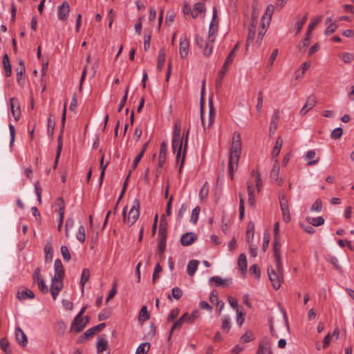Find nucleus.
Here are the masks:
<instances>
[{
    "label": "nucleus",
    "instance_id": "obj_1",
    "mask_svg": "<svg viewBox=\"0 0 354 354\" xmlns=\"http://www.w3.org/2000/svg\"><path fill=\"white\" fill-rule=\"evenodd\" d=\"M241 151V139L239 132L235 131L233 134L232 142L230 150L228 161V173L232 180L234 174L237 170L239 161Z\"/></svg>",
    "mask_w": 354,
    "mask_h": 354
},
{
    "label": "nucleus",
    "instance_id": "obj_2",
    "mask_svg": "<svg viewBox=\"0 0 354 354\" xmlns=\"http://www.w3.org/2000/svg\"><path fill=\"white\" fill-rule=\"evenodd\" d=\"M274 258L276 263V270L271 266L268 268V274L273 288L278 290L283 281V270L280 253H274Z\"/></svg>",
    "mask_w": 354,
    "mask_h": 354
},
{
    "label": "nucleus",
    "instance_id": "obj_3",
    "mask_svg": "<svg viewBox=\"0 0 354 354\" xmlns=\"http://www.w3.org/2000/svg\"><path fill=\"white\" fill-rule=\"evenodd\" d=\"M123 222L129 226L133 225L140 216V202L135 199L128 215H127V207L123 209Z\"/></svg>",
    "mask_w": 354,
    "mask_h": 354
},
{
    "label": "nucleus",
    "instance_id": "obj_4",
    "mask_svg": "<svg viewBox=\"0 0 354 354\" xmlns=\"http://www.w3.org/2000/svg\"><path fill=\"white\" fill-rule=\"evenodd\" d=\"M172 148L174 153H176V162L179 163L183 149V139H180V125L176 122L174 125L172 136Z\"/></svg>",
    "mask_w": 354,
    "mask_h": 354
},
{
    "label": "nucleus",
    "instance_id": "obj_5",
    "mask_svg": "<svg viewBox=\"0 0 354 354\" xmlns=\"http://www.w3.org/2000/svg\"><path fill=\"white\" fill-rule=\"evenodd\" d=\"M195 41L197 46L203 50L205 56H209L212 53L214 42L210 41L209 38L205 39L199 35H196Z\"/></svg>",
    "mask_w": 354,
    "mask_h": 354
},
{
    "label": "nucleus",
    "instance_id": "obj_6",
    "mask_svg": "<svg viewBox=\"0 0 354 354\" xmlns=\"http://www.w3.org/2000/svg\"><path fill=\"white\" fill-rule=\"evenodd\" d=\"M66 105H67V104H66V102H65L64 104V108H63V111H62L61 133L58 137V146H57V154H56V157H55V162H54V165H53L54 169H56V167L57 166L58 160L60 156L62 149V132H63V130L64 128V124H65L66 118Z\"/></svg>",
    "mask_w": 354,
    "mask_h": 354
},
{
    "label": "nucleus",
    "instance_id": "obj_7",
    "mask_svg": "<svg viewBox=\"0 0 354 354\" xmlns=\"http://www.w3.org/2000/svg\"><path fill=\"white\" fill-rule=\"evenodd\" d=\"M63 278L53 277L50 284V293L53 300H56L59 292L64 287Z\"/></svg>",
    "mask_w": 354,
    "mask_h": 354
},
{
    "label": "nucleus",
    "instance_id": "obj_8",
    "mask_svg": "<svg viewBox=\"0 0 354 354\" xmlns=\"http://www.w3.org/2000/svg\"><path fill=\"white\" fill-rule=\"evenodd\" d=\"M89 321V317L86 316L84 318L75 317L74 320L71 324L70 331L71 333H80L86 326Z\"/></svg>",
    "mask_w": 354,
    "mask_h": 354
},
{
    "label": "nucleus",
    "instance_id": "obj_9",
    "mask_svg": "<svg viewBox=\"0 0 354 354\" xmlns=\"http://www.w3.org/2000/svg\"><path fill=\"white\" fill-rule=\"evenodd\" d=\"M106 326L105 323H101L95 326H93L89 329H88L83 335L82 337H80L77 342V343H83L85 340L91 337L95 333L100 331Z\"/></svg>",
    "mask_w": 354,
    "mask_h": 354
},
{
    "label": "nucleus",
    "instance_id": "obj_10",
    "mask_svg": "<svg viewBox=\"0 0 354 354\" xmlns=\"http://www.w3.org/2000/svg\"><path fill=\"white\" fill-rule=\"evenodd\" d=\"M189 41L187 36L184 35L180 38L179 52L182 59H185L189 53Z\"/></svg>",
    "mask_w": 354,
    "mask_h": 354
},
{
    "label": "nucleus",
    "instance_id": "obj_11",
    "mask_svg": "<svg viewBox=\"0 0 354 354\" xmlns=\"http://www.w3.org/2000/svg\"><path fill=\"white\" fill-rule=\"evenodd\" d=\"M189 129H187L186 132L183 133V135L182 137H180V139H183V153L182 157L180 156V167H179V172H181V169L183 167V164L185 159V155H186V151L187 147V142H188V138H189Z\"/></svg>",
    "mask_w": 354,
    "mask_h": 354
},
{
    "label": "nucleus",
    "instance_id": "obj_12",
    "mask_svg": "<svg viewBox=\"0 0 354 354\" xmlns=\"http://www.w3.org/2000/svg\"><path fill=\"white\" fill-rule=\"evenodd\" d=\"M257 17L254 16V13H252V21L250 24L249 32L248 34L246 47L248 48L250 44L253 41L254 39L256 30H255V24H256Z\"/></svg>",
    "mask_w": 354,
    "mask_h": 354
},
{
    "label": "nucleus",
    "instance_id": "obj_13",
    "mask_svg": "<svg viewBox=\"0 0 354 354\" xmlns=\"http://www.w3.org/2000/svg\"><path fill=\"white\" fill-rule=\"evenodd\" d=\"M10 104L11 107V111L15 120H18L21 115L20 104L18 100L15 97H11L10 99Z\"/></svg>",
    "mask_w": 354,
    "mask_h": 354
},
{
    "label": "nucleus",
    "instance_id": "obj_14",
    "mask_svg": "<svg viewBox=\"0 0 354 354\" xmlns=\"http://www.w3.org/2000/svg\"><path fill=\"white\" fill-rule=\"evenodd\" d=\"M70 6L68 1H64L61 6L58 7V18L61 21H65L70 12Z\"/></svg>",
    "mask_w": 354,
    "mask_h": 354
},
{
    "label": "nucleus",
    "instance_id": "obj_15",
    "mask_svg": "<svg viewBox=\"0 0 354 354\" xmlns=\"http://www.w3.org/2000/svg\"><path fill=\"white\" fill-rule=\"evenodd\" d=\"M279 224L278 222L274 225V242H273V251L274 253H280L281 244L279 236Z\"/></svg>",
    "mask_w": 354,
    "mask_h": 354
},
{
    "label": "nucleus",
    "instance_id": "obj_16",
    "mask_svg": "<svg viewBox=\"0 0 354 354\" xmlns=\"http://www.w3.org/2000/svg\"><path fill=\"white\" fill-rule=\"evenodd\" d=\"M15 335L17 342L21 346L25 347L28 344V339L26 334L20 327H16Z\"/></svg>",
    "mask_w": 354,
    "mask_h": 354
},
{
    "label": "nucleus",
    "instance_id": "obj_17",
    "mask_svg": "<svg viewBox=\"0 0 354 354\" xmlns=\"http://www.w3.org/2000/svg\"><path fill=\"white\" fill-rule=\"evenodd\" d=\"M316 104V97L314 95L309 96L306 100V102L300 111L301 115H306L312 108L315 106Z\"/></svg>",
    "mask_w": 354,
    "mask_h": 354
},
{
    "label": "nucleus",
    "instance_id": "obj_18",
    "mask_svg": "<svg viewBox=\"0 0 354 354\" xmlns=\"http://www.w3.org/2000/svg\"><path fill=\"white\" fill-rule=\"evenodd\" d=\"M279 163L278 160H276L270 172V177L272 179H274L276 182H277L279 185H281L283 181L281 178H279Z\"/></svg>",
    "mask_w": 354,
    "mask_h": 354
},
{
    "label": "nucleus",
    "instance_id": "obj_19",
    "mask_svg": "<svg viewBox=\"0 0 354 354\" xmlns=\"http://www.w3.org/2000/svg\"><path fill=\"white\" fill-rule=\"evenodd\" d=\"M97 354H109L108 342L103 337H98L97 342Z\"/></svg>",
    "mask_w": 354,
    "mask_h": 354
},
{
    "label": "nucleus",
    "instance_id": "obj_20",
    "mask_svg": "<svg viewBox=\"0 0 354 354\" xmlns=\"http://www.w3.org/2000/svg\"><path fill=\"white\" fill-rule=\"evenodd\" d=\"M196 234L193 232H187L182 236L180 239V243L183 246H188L192 245L196 241Z\"/></svg>",
    "mask_w": 354,
    "mask_h": 354
},
{
    "label": "nucleus",
    "instance_id": "obj_21",
    "mask_svg": "<svg viewBox=\"0 0 354 354\" xmlns=\"http://www.w3.org/2000/svg\"><path fill=\"white\" fill-rule=\"evenodd\" d=\"M164 215L162 216L158 231L159 242L166 243L167 241V227L166 223L163 220Z\"/></svg>",
    "mask_w": 354,
    "mask_h": 354
},
{
    "label": "nucleus",
    "instance_id": "obj_22",
    "mask_svg": "<svg viewBox=\"0 0 354 354\" xmlns=\"http://www.w3.org/2000/svg\"><path fill=\"white\" fill-rule=\"evenodd\" d=\"M55 275L53 277L64 278V269L60 259H57L54 263Z\"/></svg>",
    "mask_w": 354,
    "mask_h": 354
},
{
    "label": "nucleus",
    "instance_id": "obj_23",
    "mask_svg": "<svg viewBox=\"0 0 354 354\" xmlns=\"http://www.w3.org/2000/svg\"><path fill=\"white\" fill-rule=\"evenodd\" d=\"M166 156H167V143L166 142H162L160 145V149L159 153L158 158V167L160 168L162 167L165 161H166Z\"/></svg>",
    "mask_w": 354,
    "mask_h": 354
},
{
    "label": "nucleus",
    "instance_id": "obj_24",
    "mask_svg": "<svg viewBox=\"0 0 354 354\" xmlns=\"http://www.w3.org/2000/svg\"><path fill=\"white\" fill-rule=\"evenodd\" d=\"M257 354H272L270 343L267 340L262 341L259 344Z\"/></svg>",
    "mask_w": 354,
    "mask_h": 354
},
{
    "label": "nucleus",
    "instance_id": "obj_25",
    "mask_svg": "<svg viewBox=\"0 0 354 354\" xmlns=\"http://www.w3.org/2000/svg\"><path fill=\"white\" fill-rule=\"evenodd\" d=\"M26 68L24 64L22 61L19 62V66L17 68V81L19 84L24 85V80L23 79L22 76L23 74L25 73Z\"/></svg>",
    "mask_w": 354,
    "mask_h": 354
},
{
    "label": "nucleus",
    "instance_id": "obj_26",
    "mask_svg": "<svg viewBox=\"0 0 354 354\" xmlns=\"http://www.w3.org/2000/svg\"><path fill=\"white\" fill-rule=\"evenodd\" d=\"M247 185H248L247 189H248V203L250 206L254 207L255 198H254L253 183L251 181H248Z\"/></svg>",
    "mask_w": 354,
    "mask_h": 354
},
{
    "label": "nucleus",
    "instance_id": "obj_27",
    "mask_svg": "<svg viewBox=\"0 0 354 354\" xmlns=\"http://www.w3.org/2000/svg\"><path fill=\"white\" fill-rule=\"evenodd\" d=\"M205 84V81L203 80L202 82V88H201V100H200L201 117L202 124H203L204 129H205V123L204 122V120H203V111H204V104H205V99H204Z\"/></svg>",
    "mask_w": 354,
    "mask_h": 354
},
{
    "label": "nucleus",
    "instance_id": "obj_28",
    "mask_svg": "<svg viewBox=\"0 0 354 354\" xmlns=\"http://www.w3.org/2000/svg\"><path fill=\"white\" fill-rule=\"evenodd\" d=\"M205 11V4L202 2L196 3L194 6V10L192 12V17L196 18L199 14L203 13Z\"/></svg>",
    "mask_w": 354,
    "mask_h": 354
},
{
    "label": "nucleus",
    "instance_id": "obj_29",
    "mask_svg": "<svg viewBox=\"0 0 354 354\" xmlns=\"http://www.w3.org/2000/svg\"><path fill=\"white\" fill-rule=\"evenodd\" d=\"M238 266L243 274L247 272V260L245 254L242 253L239 255L238 259Z\"/></svg>",
    "mask_w": 354,
    "mask_h": 354
},
{
    "label": "nucleus",
    "instance_id": "obj_30",
    "mask_svg": "<svg viewBox=\"0 0 354 354\" xmlns=\"http://www.w3.org/2000/svg\"><path fill=\"white\" fill-rule=\"evenodd\" d=\"M218 24H214V22H211L209 24V32H208V38L210 41L214 42L215 40V36L218 31Z\"/></svg>",
    "mask_w": 354,
    "mask_h": 354
},
{
    "label": "nucleus",
    "instance_id": "obj_31",
    "mask_svg": "<svg viewBox=\"0 0 354 354\" xmlns=\"http://www.w3.org/2000/svg\"><path fill=\"white\" fill-rule=\"evenodd\" d=\"M315 157H316V153L314 150H310L306 153V159L310 160L307 163V165L308 166H312V165H316L319 162V158H317L316 159H314Z\"/></svg>",
    "mask_w": 354,
    "mask_h": 354
},
{
    "label": "nucleus",
    "instance_id": "obj_32",
    "mask_svg": "<svg viewBox=\"0 0 354 354\" xmlns=\"http://www.w3.org/2000/svg\"><path fill=\"white\" fill-rule=\"evenodd\" d=\"M17 298L19 300H25L28 298L29 299H34L35 298V294L32 291L26 289L24 290H21L20 292H18L17 293Z\"/></svg>",
    "mask_w": 354,
    "mask_h": 354
},
{
    "label": "nucleus",
    "instance_id": "obj_33",
    "mask_svg": "<svg viewBox=\"0 0 354 354\" xmlns=\"http://www.w3.org/2000/svg\"><path fill=\"white\" fill-rule=\"evenodd\" d=\"M279 119V114L278 111H274L272 115L270 126V133H274L277 129V122Z\"/></svg>",
    "mask_w": 354,
    "mask_h": 354
},
{
    "label": "nucleus",
    "instance_id": "obj_34",
    "mask_svg": "<svg viewBox=\"0 0 354 354\" xmlns=\"http://www.w3.org/2000/svg\"><path fill=\"white\" fill-rule=\"evenodd\" d=\"M198 265L197 260H191L187 264V274L189 276L192 277L194 275Z\"/></svg>",
    "mask_w": 354,
    "mask_h": 354
},
{
    "label": "nucleus",
    "instance_id": "obj_35",
    "mask_svg": "<svg viewBox=\"0 0 354 354\" xmlns=\"http://www.w3.org/2000/svg\"><path fill=\"white\" fill-rule=\"evenodd\" d=\"M3 64L6 72V75L10 77L12 74L11 65L10 63L9 57L7 54H5L3 57Z\"/></svg>",
    "mask_w": 354,
    "mask_h": 354
},
{
    "label": "nucleus",
    "instance_id": "obj_36",
    "mask_svg": "<svg viewBox=\"0 0 354 354\" xmlns=\"http://www.w3.org/2000/svg\"><path fill=\"white\" fill-rule=\"evenodd\" d=\"M283 145V139L281 136H279L276 140L275 145L272 149V157H277L280 153L281 148Z\"/></svg>",
    "mask_w": 354,
    "mask_h": 354
},
{
    "label": "nucleus",
    "instance_id": "obj_37",
    "mask_svg": "<svg viewBox=\"0 0 354 354\" xmlns=\"http://www.w3.org/2000/svg\"><path fill=\"white\" fill-rule=\"evenodd\" d=\"M239 47V43L238 42L234 46V48L230 51V53L228 54L227 57H226V59L225 60L224 64H227L229 66L232 64L234 57L235 56V53H236V50H238Z\"/></svg>",
    "mask_w": 354,
    "mask_h": 354
},
{
    "label": "nucleus",
    "instance_id": "obj_38",
    "mask_svg": "<svg viewBox=\"0 0 354 354\" xmlns=\"http://www.w3.org/2000/svg\"><path fill=\"white\" fill-rule=\"evenodd\" d=\"M186 316L187 315H183L180 319H178L172 326L171 328V330H170V333H169V339H170V337L172 334V333L174 332V330H175L176 329H179L182 324L184 323V322H186L185 321V319H186Z\"/></svg>",
    "mask_w": 354,
    "mask_h": 354
},
{
    "label": "nucleus",
    "instance_id": "obj_39",
    "mask_svg": "<svg viewBox=\"0 0 354 354\" xmlns=\"http://www.w3.org/2000/svg\"><path fill=\"white\" fill-rule=\"evenodd\" d=\"M45 261L46 262L51 261L53 259V246L51 243H48L44 247Z\"/></svg>",
    "mask_w": 354,
    "mask_h": 354
},
{
    "label": "nucleus",
    "instance_id": "obj_40",
    "mask_svg": "<svg viewBox=\"0 0 354 354\" xmlns=\"http://www.w3.org/2000/svg\"><path fill=\"white\" fill-rule=\"evenodd\" d=\"M55 205L59 208V214L61 217V221L64 220V202L62 198H58L56 199Z\"/></svg>",
    "mask_w": 354,
    "mask_h": 354
},
{
    "label": "nucleus",
    "instance_id": "obj_41",
    "mask_svg": "<svg viewBox=\"0 0 354 354\" xmlns=\"http://www.w3.org/2000/svg\"><path fill=\"white\" fill-rule=\"evenodd\" d=\"M0 346L6 354H12V350L9 347V342L7 338L3 337L1 339Z\"/></svg>",
    "mask_w": 354,
    "mask_h": 354
},
{
    "label": "nucleus",
    "instance_id": "obj_42",
    "mask_svg": "<svg viewBox=\"0 0 354 354\" xmlns=\"http://www.w3.org/2000/svg\"><path fill=\"white\" fill-rule=\"evenodd\" d=\"M184 315H187L185 321L187 323L192 324L194 320L200 316V312L198 310H194L191 314L185 313Z\"/></svg>",
    "mask_w": 354,
    "mask_h": 354
},
{
    "label": "nucleus",
    "instance_id": "obj_43",
    "mask_svg": "<svg viewBox=\"0 0 354 354\" xmlns=\"http://www.w3.org/2000/svg\"><path fill=\"white\" fill-rule=\"evenodd\" d=\"M274 6L273 5L270 4L268 6L266 12L262 17L263 20H266V19L268 20V24H270V21L271 20V17L274 12Z\"/></svg>",
    "mask_w": 354,
    "mask_h": 354
},
{
    "label": "nucleus",
    "instance_id": "obj_44",
    "mask_svg": "<svg viewBox=\"0 0 354 354\" xmlns=\"http://www.w3.org/2000/svg\"><path fill=\"white\" fill-rule=\"evenodd\" d=\"M254 236V224L252 222H249L247 226V232H246V236H247V241L250 243V239H253Z\"/></svg>",
    "mask_w": 354,
    "mask_h": 354
},
{
    "label": "nucleus",
    "instance_id": "obj_45",
    "mask_svg": "<svg viewBox=\"0 0 354 354\" xmlns=\"http://www.w3.org/2000/svg\"><path fill=\"white\" fill-rule=\"evenodd\" d=\"M165 53L162 49L160 50L158 52V64H157V68L159 71H161L164 64H165Z\"/></svg>",
    "mask_w": 354,
    "mask_h": 354
},
{
    "label": "nucleus",
    "instance_id": "obj_46",
    "mask_svg": "<svg viewBox=\"0 0 354 354\" xmlns=\"http://www.w3.org/2000/svg\"><path fill=\"white\" fill-rule=\"evenodd\" d=\"M322 16H318L317 17H315L311 19L310 24H308V35H311V31L313 30V28L322 21Z\"/></svg>",
    "mask_w": 354,
    "mask_h": 354
},
{
    "label": "nucleus",
    "instance_id": "obj_47",
    "mask_svg": "<svg viewBox=\"0 0 354 354\" xmlns=\"http://www.w3.org/2000/svg\"><path fill=\"white\" fill-rule=\"evenodd\" d=\"M252 176H255L256 175L255 183H256L257 189L258 192H259L261 191V187H262V180H261V174H260V173L258 171H257L255 169H253L252 171Z\"/></svg>",
    "mask_w": 354,
    "mask_h": 354
},
{
    "label": "nucleus",
    "instance_id": "obj_48",
    "mask_svg": "<svg viewBox=\"0 0 354 354\" xmlns=\"http://www.w3.org/2000/svg\"><path fill=\"white\" fill-rule=\"evenodd\" d=\"M214 281L216 284V286H227V279H223L220 277L216 276L212 277L209 279V282Z\"/></svg>",
    "mask_w": 354,
    "mask_h": 354
},
{
    "label": "nucleus",
    "instance_id": "obj_49",
    "mask_svg": "<svg viewBox=\"0 0 354 354\" xmlns=\"http://www.w3.org/2000/svg\"><path fill=\"white\" fill-rule=\"evenodd\" d=\"M150 348V344L145 342L141 344L136 349V354H147Z\"/></svg>",
    "mask_w": 354,
    "mask_h": 354
},
{
    "label": "nucleus",
    "instance_id": "obj_50",
    "mask_svg": "<svg viewBox=\"0 0 354 354\" xmlns=\"http://www.w3.org/2000/svg\"><path fill=\"white\" fill-rule=\"evenodd\" d=\"M139 321L145 322L149 319V315L146 306L142 307L138 316Z\"/></svg>",
    "mask_w": 354,
    "mask_h": 354
},
{
    "label": "nucleus",
    "instance_id": "obj_51",
    "mask_svg": "<svg viewBox=\"0 0 354 354\" xmlns=\"http://www.w3.org/2000/svg\"><path fill=\"white\" fill-rule=\"evenodd\" d=\"M282 215H283V219L286 223H288L291 220L290 210H289V206H285L284 205H282V208H281Z\"/></svg>",
    "mask_w": 354,
    "mask_h": 354
},
{
    "label": "nucleus",
    "instance_id": "obj_52",
    "mask_svg": "<svg viewBox=\"0 0 354 354\" xmlns=\"http://www.w3.org/2000/svg\"><path fill=\"white\" fill-rule=\"evenodd\" d=\"M55 126V119L52 115H50V116L48 118V125H47L48 133L50 136H52L53 134Z\"/></svg>",
    "mask_w": 354,
    "mask_h": 354
},
{
    "label": "nucleus",
    "instance_id": "obj_53",
    "mask_svg": "<svg viewBox=\"0 0 354 354\" xmlns=\"http://www.w3.org/2000/svg\"><path fill=\"white\" fill-rule=\"evenodd\" d=\"M310 35H308L306 33V37L298 46V48H299L300 51H303V53H304L306 51V47H308L310 44Z\"/></svg>",
    "mask_w": 354,
    "mask_h": 354
},
{
    "label": "nucleus",
    "instance_id": "obj_54",
    "mask_svg": "<svg viewBox=\"0 0 354 354\" xmlns=\"http://www.w3.org/2000/svg\"><path fill=\"white\" fill-rule=\"evenodd\" d=\"M90 277V271L88 268H84L82 270V276H81V285L82 286V289H84V284L89 280Z\"/></svg>",
    "mask_w": 354,
    "mask_h": 354
},
{
    "label": "nucleus",
    "instance_id": "obj_55",
    "mask_svg": "<svg viewBox=\"0 0 354 354\" xmlns=\"http://www.w3.org/2000/svg\"><path fill=\"white\" fill-rule=\"evenodd\" d=\"M209 121L207 127H209L214 122V109L213 106V102L212 99L209 100Z\"/></svg>",
    "mask_w": 354,
    "mask_h": 354
},
{
    "label": "nucleus",
    "instance_id": "obj_56",
    "mask_svg": "<svg viewBox=\"0 0 354 354\" xmlns=\"http://www.w3.org/2000/svg\"><path fill=\"white\" fill-rule=\"evenodd\" d=\"M200 211H201V208H200V207H198V206H196V207H194V209L192 210L190 221H191V222H192L194 224H196V223H197V221H198Z\"/></svg>",
    "mask_w": 354,
    "mask_h": 354
},
{
    "label": "nucleus",
    "instance_id": "obj_57",
    "mask_svg": "<svg viewBox=\"0 0 354 354\" xmlns=\"http://www.w3.org/2000/svg\"><path fill=\"white\" fill-rule=\"evenodd\" d=\"M239 198H240L239 216H240V218L243 219L244 217V213H245L244 198H243V194L239 193Z\"/></svg>",
    "mask_w": 354,
    "mask_h": 354
},
{
    "label": "nucleus",
    "instance_id": "obj_58",
    "mask_svg": "<svg viewBox=\"0 0 354 354\" xmlns=\"http://www.w3.org/2000/svg\"><path fill=\"white\" fill-rule=\"evenodd\" d=\"M77 239L81 243H84L85 241L86 235H85V228L84 226L81 225L79 227L78 232L77 234Z\"/></svg>",
    "mask_w": 354,
    "mask_h": 354
},
{
    "label": "nucleus",
    "instance_id": "obj_59",
    "mask_svg": "<svg viewBox=\"0 0 354 354\" xmlns=\"http://www.w3.org/2000/svg\"><path fill=\"white\" fill-rule=\"evenodd\" d=\"M310 224H311L313 226H320L324 224V219L322 216H318L315 218H310Z\"/></svg>",
    "mask_w": 354,
    "mask_h": 354
},
{
    "label": "nucleus",
    "instance_id": "obj_60",
    "mask_svg": "<svg viewBox=\"0 0 354 354\" xmlns=\"http://www.w3.org/2000/svg\"><path fill=\"white\" fill-rule=\"evenodd\" d=\"M322 209V201L321 199H317L310 207L312 212H321Z\"/></svg>",
    "mask_w": 354,
    "mask_h": 354
},
{
    "label": "nucleus",
    "instance_id": "obj_61",
    "mask_svg": "<svg viewBox=\"0 0 354 354\" xmlns=\"http://www.w3.org/2000/svg\"><path fill=\"white\" fill-rule=\"evenodd\" d=\"M222 329L225 330L226 332H228L231 328V323L230 321L229 317L227 316H224L222 318Z\"/></svg>",
    "mask_w": 354,
    "mask_h": 354
},
{
    "label": "nucleus",
    "instance_id": "obj_62",
    "mask_svg": "<svg viewBox=\"0 0 354 354\" xmlns=\"http://www.w3.org/2000/svg\"><path fill=\"white\" fill-rule=\"evenodd\" d=\"M176 12L174 10H169L165 17V23L169 26L174 21Z\"/></svg>",
    "mask_w": 354,
    "mask_h": 354
},
{
    "label": "nucleus",
    "instance_id": "obj_63",
    "mask_svg": "<svg viewBox=\"0 0 354 354\" xmlns=\"http://www.w3.org/2000/svg\"><path fill=\"white\" fill-rule=\"evenodd\" d=\"M60 250L64 261H69L71 259V254L68 248L65 245H62Z\"/></svg>",
    "mask_w": 354,
    "mask_h": 354
},
{
    "label": "nucleus",
    "instance_id": "obj_64",
    "mask_svg": "<svg viewBox=\"0 0 354 354\" xmlns=\"http://www.w3.org/2000/svg\"><path fill=\"white\" fill-rule=\"evenodd\" d=\"M41 268H37L33 272L32 278H33V282L38 283L41 281H43V278L41 277L40 274Z\"/></svg>",
    "mask_w": 354,
    "mask_h": 354
}]
</instances>
